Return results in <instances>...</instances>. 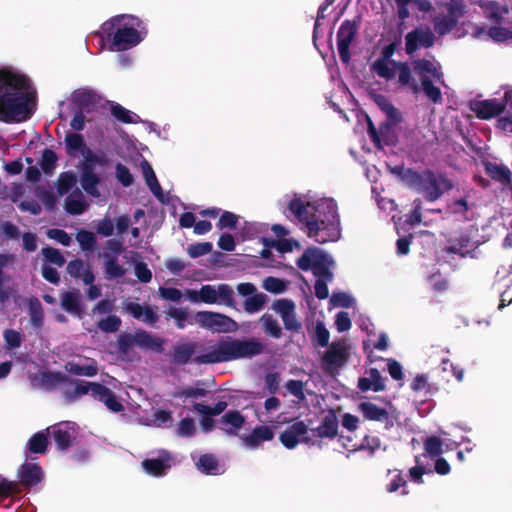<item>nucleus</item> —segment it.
Listing matches in <instances>:
<instances>
[{
	"mask_svg": "<svg viewBox=\"0 0 512 512\" xmlns=\"http://www.w3.org/2000/svg\"><path fill=\"white\" fill-rule=\"evenodd\" d=\"M197 348L198 343L195 341L177 342L167 353L168 360L175 366H184L191 361L198 365L224 363L260 355L265 346L255 338L226 337L219 340L209 352L194 356Z\"/></svg>",
	"mask_w": 512,
	"mask_h": 512,
	"instance_id": "obj_1",
	"label": "nucleus"
},
{
	"mask_svg": "<svg viewBox=\"0 0 512 512\" xmlns=\"http://www.w3.org/2000/svg\"><path fill=\"white\" fill-rule=\"evenodd\" d=\"M35 91L30 79L12 68H0V120L23 122L35 111Z\"/></svg>",
	"mask_w": 512,
	"mask_h": 512,
	"instance_id": "obj_2",
	"label": "nucleus"
},
{
	"mask_svg": "<svg viewBox=\"0 0 512 512\" xmlns=\"http://www.w3.org/2000/svg\"><path fill=\"white\" fill-rule=\"evenodd\" d=\"M393 172L397 173L407 186L422 194L424 199L429 202L437 201L445 192L453 188L452 181L444 173H437L428 168L417 171L397 166Z\"/></svg>",
	"mask_w": 512,
	"mask_h": 512,
	"instance_id": "obj_3",
	"label": "nucleus"
},
{
	"mask_svg": "<svg viewBox=\"0 0 512 512\" xmlns=\"http://www.w3.org/2000/svg\"><path fill=\"white\" fill-rule=\"evenodd\" d=\"M141 21L133 16L117 15L105 21L101 25V32H96L101 40L110 42V51H126L137 46L142 40L139 27Z\"/></svg>",
	"mask_w": 512,
	"mask_h": 512,
	"instance_id": "obj_4",
	"label": "nucleus"
},
{
	"mask_svg": "<svg viewBox=\"0 0 512 512\" xmlns=\"http://www.w3.org/2000/svg\"><path fill=\"white\" fill-rule=\"evenodd\" d=\"M350 346L345 338L332 342L322 354V371L335 378L348 363Z\"/></svg>",
	"mask_w": 512,
	"mask_h": 512,
	"instance_id": "obj_5",
	"label": "nucleus"
},
{
	"mask_svg": "<svg viewBox=\"0 0 512 512\" xmlns=\"http://www.w3.org/2000/svg\"><path fill=\"white\" fill-rule=\"evenodd\" d=\"M341 237L338 204L333 198L322 197V244Z\"/></svg>",
	"mask_w": 512,
	"mask_h": 512,
	"instance_id": "obj_6",
	"label": "nucleus"
},
{
	"mask_svg": "<svg viewBox=\"0 0 512 512\" xmlns=\"http://www.w3.org/2000/svg\"><path fill=\"white\" fill-rule=\"evenodd\" d=\"M366 122L368 136L376 149L382 150L384 145L395 146L397 144L398 138L394 128L401 121L387 118L386 121L382 122L379 127L376 128L372 119L366 115Z\"/></svg>",
	"mask_w": 512,
	"mask_h": 512,
	"instance_id": "obj_7",
	"label": "nucleus"
},
{
	"mask_svg": "<svg viewBox=\"0 0 512 512\" xmlns=\"http://www.w3.org/2000/svg\"><path fill=\"white\" fill-rule=\"evenodd\" d=\"M194 322L200 327L216 333H229L238 329V324L229 316L213 311H199Z\"/></svg>",
	"mask_w": 512,
	"mask_h": 512,
	"instance_id": "obj_8",
	"label": "nucleus"
},
{
	"mask_svg": "<svg viewBox=\"0 0 512 512\" xmlns=\"http://www.w3.org/2000/svg\"><path fill=\"white\" fill-rule=\"evenodd\" d=\"M101 163V159L92 151H88L85 159L80 164V184L83 190L93 196L98 197L100 192L98 185L100 177L96 173V164Z\"/></svg>",
	"mask_w": 512,
	"mask_h": 512,
	"instance_id": "obj_9",
	"label": "nucleus"
},
{
	"mask_svg": "<svg viewBox=\"0 0 512 512\" xmlns=\"http://www.w3.org/2000/svg\"><path fill=\"white\" fill-rule=\"evenodd\" d=\"M288 210L299 222L307 226L309 236L318 234L320 226L316 216V207L314 205L310 202H304L301 199L295 198L289 202Z\"/></svg>",
	"mask_w": 512,
	"mask_h": 512,
	"instance_id": "obj_10",
	"label": "nucleus"
},
{
	"mask_svg": "<svg viewBox=\"0 0 512 512\" xmlns=\"http://www.w3.org/2000/svg\"><path fill=\"white\" fill-rule=\"evenodd\" d=\"M47 431L52 435V438L58 450H68L76 443L78 436L76 424L73 422H60L57 423Z\"/></svg>",
	"mask_w": 512,
	"mask_h": 512,
	"instance_id": "obj_11",
	"label": "nucleus"
},
{
	"mask_svg": "<svg viewBox=\"0 0 512 512\" xmlns=\"http://www.w3.org/2000/svg\"><path fill=\"white\" fill-rule=\"evenodd\" d=\"M358 26L355 21L344 20L337 32V49L344 64L351 60L350 45L356 37Z\"/></svg>",
	"mask_w": 512,
	"mask_h": 512,
	"instance_id": "obj_12",
	"label": "nucleus"
},
{
	"mask_svg": "<svg viewBox=\"0 0 512 512\" xmlns=\"http://www.w3.org/2000/svg\"><path fill=\"white\" fill-rule=\"evenodd\" d=\"M435 35L429 27L415 28L405 36V51L413 55L419 48H430L434 45Z\"/></svg>",
	"mask_w": 512,
	"mask_h": 512,
	"instance_id": "obj_13",
	"label": "nucleus"
},
{
	"mask_svg": "<svg viewBox=\"0 0 512 512\" xmlns=\"http://www.w3.org/2000/svg\"><path fill=\"white\" fill-rule=\"evenodd\" d=\"M271 308L281 316L286 330L300 331L301 323L296 318L295 304L292 300L286 298L275 300Z\"/></svg>",
	"mask_w": 512,
	"mask_h": 512,
	"instance_id": "obj_14",
	"label": "nucleus"
},
{
	"mask_svg": "<svg viewBox=\"0 0 512 512\" xmlns=\"http://www.w3.org/2000/svg\"><path fill=\"white\" fill-rule=\"evenodd\" d=\"M357 407L365 420L383 423L387 430L394 426L393 418L385 408L370 401L360 402Z\"/></svg>",
	"mask_w": 512,
	"mask_h": 512,
	"instance_id": "obj_15",
	"label": "nucleus"
},
{
	"mask_svg": "<svg viewBox=\"0 0 512 512\" xmlns=\"http://www.w3.org/2000/svg\"><path fill=\"white\" fill-rule=\"evenodd\" d=\"M478 244L472 240L469 233H461L459 236L451 237L447 240L445 251L449 254H456L462 258L467 256L473 257Z\"/></svg>",
	"mask_w": 512,
	"mask_h": 512,
	"instance_id": "obj_16",
	"label": "nucleus"
},
{
	"mask_svg": "<svg viewBox=\"0 0 512 512\" xmlns=\"http://www.w3.org/2000/svg\"><path fill=\"white\" fill-rule=\"evenodd\" d=\"M470 109L479 119L488 120L503 113L505 111V104L500 100L493 98L472 102Z\"/></svg>",
	"mask_w": 512,
	"mask_h": 512,
	"instance_id": "obj_17",
	"label": "nucleus"
},
{
	"mask_svg": "<svg viewBox=\"0 0 512 512\" xmlns=\"http://www.w3.org/2000/svg\"><path fill=\"white\" fill-rule=\"evenodd\" d=\"M307 431L308 427L303 421L295 422L280 434V442L287 449H293L297 446L300 440H308V438L305 437Z\"/></svg>",
	"mask_w": 512,
	"mask_h": 512,
	"instance_id": "obj_18",
	"label": "nucleus"
},
{
	"mask_svg": "<svg viewBox=\"0 0 512 512\" xmlns=\"http://www.w3.org/2000/svg\"><path fill=\"white\" fill-rule=\"evenodd\" d=\"M172 457L168 451L162 450L158 458H150L142 461L143 469L150 475L159 477L171 467Z\"/></svg>",
	"mask_w": 512,
	"mask_h": 512,
	"instance_id": "obj_19",
	"label": "nucleus"
},
{
	"mask_svg": "<svg viewBox=\"0 0 512 512\" xmlns=\"http://www.w3.org/2000/svg\"><path fill=\"white\" fill-rule=\"evenodd\" d=\"M367 377H360L358 379L357 387L362 392L370 390L374 392H382L386 389L385 378L382 377L377 368H370L365 371Z\"/></svg>",
	"mask_w": 512,
	"mask_h": 512,
	"instance_id": "obj_20",
	"label": "nucleus"
},
{
	"mask_svg": "<svg viewBox=\"0 0 512 512\" xmlns=\"http://www.w3.org/2000/svg\"><path fill=\"white\" fill-rule=\"evenodd\" d=\"M71 100L79 110L89 112L99 104L101 97L92 89L81 88L72 93Z\"/></svg>",
	"mask_w": 512,
	"mask_h": 512,
	"instance_id": "obj_21",
	"label": "nucleus"
},
{
	"mask_svg": "<svg viewBox=\"0 0 512 512\" xmlns=\"http://www.w3.org/2000/svg\"><path fill=\"white\" fill-rule=\"evenodd\" d=\"M245 423L244 416L238 410H230L226 412L218 420V428L227 435H237V430L241 429Z\"/></svg>",
	"mask_w": 512,
	"mask_h": 512,
	"instance_id": "obj_22",
	"label": "nucleus"
},
{
	"mask_svg": "<svg viewBox=\"0 0 512 512\" xmlns=\"http://www.w3.org/2000/svg\"><path fill=\"white\" fill-rule=\"evenodd\" d=\"M19 482L24 487H32L39 484L43 479L41 467L33 463H24L18 471Z\"/></svg>",
	"mask_w": 512,
	"mask_h": 512,
	"instance_id": "obj_23",
	"label": "nucleus"
},
{
	"mask_svg": "<svg viewBox=\"0 0 512 512\" xmlns=\"http://www.w3.org/2000/svg\"><path fill=\"white\" fill-rule=\"evenodd\" d=\"M297 266L303 270H312L314 276L320 275V248L313 247L304 251L297 260Z\"/></svg>",
	"mask_w": 512,
	"mask_h": 512,
	"instance_id": "obj_24",
	"label": "nucleus"
},
{
	"mask_svg": "<svg viewBox=\"0 0 512 512\" xmlns=\"http://www.w3.org/2000/svg\"><path fill=\"white\" fill-rule=\"evenodd\" d=\"M136 346L145 350H151L156 353H162L164 350L165 340L158 336H153L146 330H138L135 332Z\"/></svg>",
	"mask_w": 512,
	"mask_h": 512,
	"instance_id": "obj_25",
	"label": "nucleus"
},
{
	"mask_svg": "<svg viewBox=\"0 0 512 512\" xmlns=\"http://www.w3.org/2000/svg\"><path fill=\"white\" fill-rule=\"evenodd\" d=\"M125 309L133 318L141 320L150 326H154L159 320V316L150 306H142L138 303L129 302Z\"/></svg>",
	"mask_w": 512,
	"mask_h": 512,
	"instance_id": "obj_26",
	"label": "nucleus"
},
{
	"mask_svg": "<svg viewBox=\"0 0 512 512\" xmlns=\"http://www.w3.org/2000/svg\"><path fill=\"white\" fill-rule=\"evenodd\" d=\"M95 399L104 403L105 406L114 413L124 411V405L118 400L116 394L103 384L97 388Z\"/></svg>",
	"mask_w": 512,
	"mask_h": 512,
	"instance_id": "obj_27",
	"label": "nucleus"
},
{
	"mask_svg": "<svg viewBox=\"0 0 512 512\" xmlns=\"http://www.w3.org/2000/svg\"><path fill=\"white\" fill-rule=\"evenodd\" d=\"M485 173L493 180L502 185H509L512 182V173L505 165H499L493 162H485Z\"/></svg>",
	"mask_w": 512,
	"mask_h": 512,
	"instance_id": "obj_28",
	"label": "nucleus"
},
{
	"mask_svg": "<svg viewBox=\"0 0 512 512\" xmlns=\"http://www.w3.org/2000/svg\"><path fill=\"white\" fill-rule=\"evenodd\" d=\"M142 172L146 181L147 186L153 193V195L162 203H164V193L161 185L159 184L156 174L147 160L141 162Z\"/></svg>",
	"mask_w": 512,
	"mask_h": 512,
	"instance_id": "obj_29",
	"label": "nucleus"
},
{
	"mask_svg": "<svg viewBox=\"0 0 512 512\" xmlns=\"http://www.w3.org/2000/svg\"><path fill=\"white\" fill-rule=\"evenodd\" d=\"M61 307L69 314L81 316L83 308L80 292L78 290L64 292L61 297Z\"/></svg>",
	"mask_w": 512,
	"mask_h": 512,
	"instance_id": "obj_30",
	"label": "nucleus"
},
{
	"mask_svg": "<svg viewBox=\"0 0 512 512\" xmlns=\"http://www.w3.org/2000/svg\"><path fill=\"white\" fill-rule=\"evenodd\" d=\"M67 373L77 376L94 377L98 374V364L96 360L90 359L89 363L80 365L74 361H69L64 365Z\"/></svg>",
	"mask_w": 512,
	"mask_h": 512,
	"instance_id": "obj_31",
	"label": "nucleus"
},
{
	"mask_svg": "<svg viewBox=\"0 0 512 512\" xmlns=\"http://www.w3.org/2000/svg\"><path fill=\"white\" fill-rule=\"evenodd\" d=\"M274 438V431L271 427L261 425L256 426L250 435L244 438L247 446L257 447L262 442L271 441Z\"/></svg>",
	"mask_w": 512,
	"mask_h": 512,
	"instance_id": "obj_32",
	"label": "nucleus"
},
{
	"mask_svg": "<svg viewBox=\"0 0 512 512\" xmlns=\"http://www.w3.org/2000/svg\"><path fill=\"white\" fill-rule=\"evenodd\" d=\"M412 65L413 71L420 78L421 83H423V79H431V77H441V73L438 72L434 64L425 58L414 60L412 62Z\"/></svg>",
	"mask_w": 512,
	"mask_h": 512,
	"instance_id": "obj_33",
	"label": "nucleus"
},
{
	"mask_svg": "<svg viewBox=\"0 0 512 512\" xmlns=\"http://www.w3.org/2000/svg\"><path fill=\"white\" fill-rule=\"evenodd\" d=\"M110 106L111 115L119 122L124 124H137L141 122V118L133 113L132 111L126 109L122 105L114 101H108Z\"/></svg>",
	"mask_w": 512,
	"mask_h": 512,
	"instance_id": "obj_34",
	"label": "nucleus"
},
{
	"mask_svg": "<svg viewBox=\"0 0 512 512\" xmlns=\"http://www.w3.org/2000/svg\"><path fill=\"white\" fill-rule=\"evenodd\" d=\"M391 64L399 72L398 82L401 85L409 86L414 93H418L420 91V86L412 78L411 69H410L409 65L406 62H397V61H391Z\"/></svg>",
	"mask_w": 512,
	"mask_h": 512,
	"instance_id": "obj_35",
	"label": "nucleus"
},
{
	"mask_svg": "<svg viewBox=\"0 0 512 512\" xmlns=\"http://www.w3.org/2000/svg\"><path fill=\"white\" fill-rule=\"evenodd\" d=\"M335 266L332 256L322 251V300L329 297V289L327 283L332 281L333 273L331 268Z\"/></svg>",
	"mask_w": 512,
	"mask_h": 512,
	"instance_id": "obj_36",
	"label": "nucleus"
},
{
	"mask_svg": "<svg viewBox=\"0 0 512 512\" xmlns=\"http://www.w3.org/2000/svg\"><path fill=\"white\" fill-rule=\"evenodd\" d=\"M190 299L193 302H203L206 304H214L218 302V288L212 285H203L200 290L191 291Z\"/></svg>",
	"mask_w": 512,
	"mask_h": 512,
	"instance_id": "obj_37",
	"label": "nucleus"
},
{
	"mask_svg": "<svg viewBox=\"0 0 512 512\" xmlns=\"http://www.w3.org/2000/svg\"><path fill=\"white\" fill-rule=\"evenodd\" d=\"M99 386L100 383L97 382L80 381L76 383L73 391L68 392L66 394V398L70 402H73L88 393H91L92 397L94 398L98 390L97 388H99Z\"/></svg>",
	"mask_w": 512,
	"mask_h": 512,
	"instance_id": "obj_38",
	"label": "nucleus"
},
{
	"mask_svg": "<svg viewBox=\"0 0 512 512\" xmlns=\"http://www.w3.org/2000/svg\"><path fill=\"white\" fill-rule=\"evenodd\" d=\"M28 310L32 326L40 328L44 322V310L40 300L37 297H31L28 300Z\"/></svg>",
	"mask_w": 512,
	"mask_h": 512,
	"instance_id": "obj_39",
	"label": "nucleus"
},
{
	"mask_svg": "<svg viewBox=\"0 0 512 512\" xmlns=\"http://www.w3.org/2000/svg\"><path fill=\"white\" fill-rule=\"evenodd\" d=\"M104 272L107 279H116L123 277L126 269L123 265L119 264L116 256H105Z\"/></svg>",
	"mask_w": 512,
	"mask_h": 512,
	"instance_id": "obj_40",
	"label": "nucleus"
},
{
	"mask_svg": "<svg viewBox=\"0 0 512 512\" xmlns=\"http://www.w3.org/2000/svg\"><path fill=\"white\" fill-rule=\"evenodd\" d=\"M196 466L204 474L215 475L217 474L219 463L215 455L206 453L199 457Z\"/></svg>",
	"mask_w": 512,
	"mask_h": 512,
	"instance_id": "obj_41",
	"label": "nucleus"
},
{
	"mask_svg": "<svg viewBox=\"0 0 512 512\" xmlns=\"http://www.w3.org/2000/svg\"><path fill=\"white\" fill-rule=\"evenodd\" d=\"M433 26L438 35L444 36L451 33L457 26V23L446 14H442L433 18Z\"/></svg>",
	"mask_w": 512,
	"mask_h": 512,
	"instance_id": "obj_42",
	"label": "nucleus"
},
{
	"mask_svg": "<svg viewBox=\"0 0 512 512\" xmlns=\"http://www.w3.org/2000/svg\"><path fill=\"white\" fill-rule=\"evenodd\" d=\"M260 322L264 332L273 338L279 339L282 336V329L273 315L265 313L261 316Z\"/></svg>",
	"mask_w": 512,
	"mask_h": 512,
	"instance_id": "obj_43",
	"label": "nucleus"
},
{
	"mask_svg": "<svg viewBox=\"0 0 512 512\" xmlns=\"http://www.w3.org/2000/svg\"><path fill=\"white\" fill-rule=\"evenodd\" d=\"M267 299V295L264 293H254L245 299L243 308L249 314L259 312L265 305Z\"/></svg>",
	"mask_w": 512,
	"mask_h": 512,
	"instance_id": "obj_44",
	"label": "nucleus"
},
{
	"mask_svg": "<svg viewBox=\"0 0 512 512\" xmlns=\"http://www.w3.org/2000/svg\"><path fill=\"white\" fill-rule=\"evenodd\" d=\"M87 208V204L83 199L82 194H78L76 197L72 194L65 200V210L72 215H80L84 213Z\"/></svg>",
	"mask_w": 512,
	"mask_h": 512,
	"instance_id": "obj_45",
	"label": "nucleus"
},
{
	"mask_svg": "<svg viewBox=\"0 0 512 512\" xmlns=\"http://www.w3.org/2000/svg\"><path fill=\"white\" fill-rule=\"evenodd\" d=\"M48 446V438L45 433L37 432L28 441V449L31 453L43 454Z\"/></svg>",
	"mask_w": 512,
	"mask_h": 512,
	"instance_id": "obj_46",
	"label": "nucleus"
},
{
	"mask_svg": "<svg viewBox=\"0 0 512 512\" xmlns=\"http://www.w3.org/2000/svg\"><path fill=\"white\" fill-rule=\"evenodd\" d=\"M389 64L390 61L377 59L371 64L370 70L381 78L391 80L395 77V71Z\"/></svg>",
	"mask_w": 512,
	"mask_h": 512,
	"instance_id": "obj_47",
	"label": "nucleus"
},
{
	"mask_svg": "<svg viewBox=\"0 0 512 512\" xmlns=\"http://www.w3.org/2000/svg\"><path fill=\"white\" fill-rule=\"evenodd\" d=\"M389 64L390 61L377 59L371 64L370 70L381 78L391 80L395 77V71Z\"/></svg>",
	"mask_w": 512,
	"mask_h": 512,
	"instance_id": "obj_48",
	"label": "nucleus"
},
{
	"mask_svg": "<svg viewBox=\"0 0 512 512\" xmlns=\"http://www.w3.org/2000/svg\"><path fill=\"white\" fill-rule=\"evenodd\" d=\"M421 89L425 96L434 104H442L443 97L439 87L432 83L431 79H423L421 83Z\"/></svg>",
	"mask_w": 512,
	"mask_h": 512,
	"instance_id": "obj_49",
	"label": "nucleus"
},
{
	"mask_svg": "<svg viewBox=\"0 0 512 512\" xmlns=\"http://www.w3.org/2000/svg\"><path fill=\"white\" fill-rule=\"evenodd\" d=\"M65 144L67 153L70 155L81 151L86 147L84 138L79 133H67L65 136Z\"/></svg>",
	"mask_w": 512,
	"mask_h": 512,
	"instance_id": "obj_50",
	"label": "nucleus"
},
{
	"mask_svg": "<svg viewBox=\"0 0 512 512\" xmlns=\"http://www.w3.org/2000/svg\"><path fill=\"white\" fill-rule=\"evenodd\" d=\"M76 176L72 172H62L57 180V192L63 196L76 184Z\"/></svg>",
	"mask_w": 512,
	"mask_h": 512,
	"instance_id": "obj_51",
	"label": "nucleus"
},
{
	"mask_svg": "<svg viewBox=\"0 0 512 512\" xmlns=\"http://www.w3.org/2000/svg\"><path fill=\"white\" fill-rule=\"evenodd\" d=\"M41 254L45 258V261L47 264H53L57 267H63L66 263L65 257L62 255V253L53 247L47 246L42 248Z\"/></svg>",
	"mask_w": 512,
	"mask_h": 512,
	"instance_id": "obj_52",
	"label": "nucleus"
},
{
	"mask_svg": "<svg viewBox=\"0 0 512 512\" xmlns=\"http://www.w3.org/2000/svg\"><path fill=\"white\" fill-rule=\"evenodd\" d=\"M354 303V299L346 292H334L330 299L328 309L332 310L336 307L350 308Z\"/></svg>",
	"mask_w": 512,
	"mask_h": 512,
	"instance_id": "obj_53",
	"label": "nucleus"
},
{
	"mask_svg": "<svg viewBox=\"0 0 512 512\" xmlns=\"http://www.w3.org/2000/svg\"><path fill=\"white\" fill-rule=\"evenodd\" d=\"M57 160V154L53 150L48 148L45 149L42 153V158L40 161L42 171L47 175H51L56 168Z\"/></svg>",
	"mask_w": 512,
	"mask_h": 512,
	"instance_id": "obj_54",
	"label": "nucleus"
},
{
	"mask_svg": "<svg viewBox=\"0 0 512 512\" xmlns=\"http://www.w3.org/2000/svg\"><path fill=\"white\" fill-rule=\"evenodd\" d=\"M375 102L387 115V118L401 121V115L397 108L392 105L384 95H376Z\"/></svg>",
	"mask_w": 512,
	"mask_h": 512,
	"instance_id": "obj_55",
	"label": "nucleus"
},
{
	"mask_svg": "<svg viewBox=\"0 0 512 512\" xmlns=\"http://www.w3.org/2000/svg\"><path fill=\"white\" fill-rule=\"evenodd\" d=\"M76 239L84 251L94 250L97 243L94 233L85 229H80L77 232Z\"/></svg>",
	"mask_w": 512,
	"mask_h": 512,
	"instance_id": "obj_56",
	"label": "nucleus"
},
{
	"mask_svg": "<svg viewBox=\"0 0 512 512\" xmlns=\"http://www.w3.org/2000/svg\"><path fill=\"white\" fill-rule=\"evenodd\" d=\"M133 345H136L135 335L123 333L117 339V352L123 356H128Z\"/></svg>",
	"mask_w": 512,
	"mask_h": 512,
	"instance_id": "obj_57",
	"label": "nucleus"
},
{
	"mask_svg": "<svg viewBox=\"0 0 512 512\" xmlns=\"http://www.w3.org/2000/svg\"><path fill=\"white\" fill-rule=\"evenodd\" d=\"M447 16L458 24L459 19L466 14V5L463 0H451L447 6Z\"/></svg>",
	"mask_w": 512,
	"mask_h": 512,
	"instance_id": "obj_58",
	"label": "nucleus"
},
{
	"mask_svg": "<svg viewBox=\"0 0 512 512\" xmlns=\"http://www.w3.org/2000/svg\"><path fill=\"white\" fill-rule=\"evenodd\" d=\"M218 304L235 308L234 291L228 284L218 285Z\"/></svg>",
	"mask_w": 512,
	"mask_h": 512,
	"instance_id": "obj_59",
	"label": "nucleus"
},
{
	"mask_svg": "<svg viewBox=\"0 0 512 512\" xmlns=\"http://www.w3.org/2000/svg\"><path fill=\"white\" fill-rule=\"evenodd\" d=\"M68 380L67 376L60 372L47 371L41 375V381L44 386L51 389Z\"/></svg>",
	"mask_w": 512,
	"mask_h": 512,
	"instance_id": "obj_60",
	"label": "nucleus"
},
{
	"mask_svg": "<svg viewBox=\"0 0 512 512\" xmlns=\"http://www.w3.org/2000/svg\"><path fill=\"white\" fill-rule=\"evenodd\" d=\"M97 326L104 333H114L120 329L121 319L116 315H109L101 319Z\"/></svg>",
	"mask_w": 512,
	"mask_h": 512,
	"instance_id": "obj_61",
	"label": "nucleus"
},
{
	"mask_svg": "<svg viewBox=\"0 0 512 512\" xmlns=\"http://www.w3.org/2000/svg\"><path fill=\"white\" fill-rule=\"evenodd\" d=\"M227 407V402L218 401L213 407L203 403H194L193 409L200 414H210L214 416L220 415Z\"/></svg>",
	"mask_w": 512,
	"mask_h": 512,
	"instance_id": "obj_62",
	"label": "nucleus"
},
{
	"mask_svg": "<svg viewBox=\"0 0 512 512\" xmlns=\"http://www.w3.org/2000/svg\"><path fill=\"white\" fill-rule=\"evenodd\" d=\"M20 492V485L17 482L9 481L0 476V498H8Z\"/></svg>",
	"mask_w": 512,
	"mask_h": 512,
	"instance_id": "obj_63",
	"label": "nucleus"
},
{
	"mask_svg": "<svg viewBox=\"0 0 512 512\" xmlns=\"http://www.w3.org/2000/svg\"><path fill=\"white\" fill-rule=\"evenodd\" d=\"M443 442L437 436H430L424 442V449L431 457H438L443 453Z\"/></svg>",
	"mask_w": 512,
	"mask_h": 512,
	"instance_id": "obj_64",
	"label": "nucleus"
}]
</instances>
